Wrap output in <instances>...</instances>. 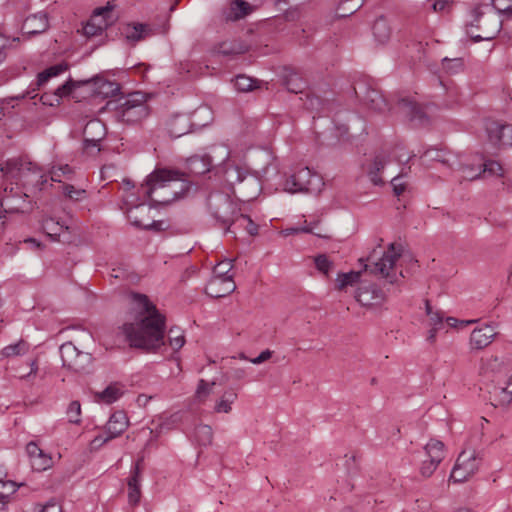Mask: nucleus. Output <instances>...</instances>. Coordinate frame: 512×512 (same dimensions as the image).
Segmentation results:
<instances>
[{"label":"nucleus","instance_id":"31","mask_svg":"<svg viewBox=\"0 0 512 512\" xmlns=\"http://www.w3.org/2000/svg\"><path fill=\"white\" fill-rule=\"evenodd\" d=\"M190 119L186 115H177L169 122L168 131L171 137L179 138L190 130Z\"/></svg>","mask_w":512,"mask_h":512},{"label":"nucleus","instance_id":"42","mask_svg":"<svg viewBox=\"0 0 512 512\" xmlns=\"http://www.w3.org/2000/svg\"><path fill=\"white\" fill-rule=\"evenodd\" d=\"M364 0H342L337 8L340 17H347L355 13L363 5Z\"/></svg>","mask_w":512,"mask_h":512},{"label":"nucleus","instance_id":"60","mask_svg":"<svg viewBox=\"0 0 512 512\" xmlns=\"http://www.w3.org/2000/svg\"><path fill=\"white\" fill-rule=\"evenodd\" d=\"M212 385H214V383H212L210 385L209 383H207L203 379L199 380V383H198V386H197V390H196L197 397L198 398L206 397L210 393Z\"/></svg>","mask_w":512,"mask_h":512},{"label":"nucleus","instance_id":"28","mask_svg":"<svg viewBox=\"0 0 512 512\" xmlns=\"http://www.w3.org/2000/svg\"><path fill=\"white\" fill-rule=\"evenodd\" d=\"M283 84L289 92L295 94L302 93L307 86L306 81L301 77V75L292 70L285 71V74L283 75Z\"/></svg>","mask_w":512,"mask_h":512},{"label":"nucleus","instance_id":"38","mask_svg":"<svg viewBox=\"0 0 512 512\" xmlns=\"http://www.w3.org/2000/svg\"><path fill=\"white\" fill-rule=\"evenodd\" d=\"M361 272L350 271L348 273H339L336 278V289L343 290L348 286H353L359 282Z\"/></svg>","mask_w":512,"mask_h":512},{"label":"nucleus","instance_id":"39","mask_svg":"<svg viewBox=\"0 0 512 512\" xmlns=\"http://www.w3.org/2000/svg\"><path fill=\"white\" fill-rule=\"evenodd\" d=\"M194 440L201 446H207L211 444L213 439V432L208 425H198L193 434Z\"/></svg>","mask_w":512,"mask_h":512},{"label":"nucleus","instance_id":"4","mask_svg":"<svg viewBox=\"0 0 512 512\" xmlns=\"http://www.w3.org/2000/svg\"><path fill=\"white\" fill-rule=\"evenodd\" d=\"M467 34L475 41L491 40L501 29V20L489 4L476 7Z\"/></svg>","mask_w":512,"mask_h":512},{"label":"nucleus","instance_id":"32","mask_svg":"<svg viewBox=\"0 0 512 512\" xmlns=\"http://www.w3.org/2000/svg\"><path fill=\"white\" fill-rule=\"evenodd\" d=\"M247 51L248 46L240 40L224 41L217 48V52L223 56H236Z\"/></svg>","mask_w":512,"mask_h":512},{"label":"nucleus","instance_id":"33","mask_svg":"<svg viewBox=\"0 0 512 512\" xmlns=\"http://www.w3.org/2000/svg\"><path fill=\"white\" fill-rule=\"evenodd\" d=\"M29 350L30 344L27 341L20 339L18 342L14 344L5 346L1 350V355L6 358L23 356L27 354Z\"/></svg>","mask_w":512,"mask_h":512},{"label":"nucleus","instance_id":"3","mask_svg":"<svg viewBox=\"0 0 512 512\" xmlns=\"http://www.w3.org/2000/svg\"><path fill=\"white\" fill-rule=\"evenodd\" d=\"M184 173L172 169H157L146 180L145 194L160 205H167L179 198L189 189Z\"/></svg>","mask_w":512,"mask_h":512},{"label":"nucleus","instance_id":"25","mask_svg":"<svg viewBox=\"0 0 512 512\" xmlns=\"http://www.w3.org/2000/svg\"><path fill=\"white\" fill-rule=\"evenodd\" d=\"M212 158L205 155H193L187 159V169L192 175H203L210 171Z\"/></svg>","mask_w":512,"mask_h":512},{"label":"nucleus","instance_id":"43","mask_svg":"<svg viewBox=\"0 0 512 512\" xmlns=\"http://www.w3.org/2000/svg\"><path fill=\"white\" fill-rule=\"evenodd\" d=\"M250 12V5L244 0H234L230 5V19H240L248 15Z\"/></svg>","mask_w":512,"mask_h":512},{"label":"nucleus","instance_id":"21","mask_svg":"<svg viewBox=\"0 0 512 512\" xmlns=\"http://www.w3.org/2000/svg\"><path fill=\"white\" fill-rule=\"evenodd\" d=\"M399 109L404 113L410 121L424 124L427 120L426 114L421 105L412 99L403 98L398 102Z\"/></svg>","mask_w":512,"mask_h":512},{"label":"nucleus","instance_id":"58","mask_svg":"<svg viewBox=\"0 0 512 512\" xmlns=\"http://www.w3.org/2000/svg\"><path fill=\"white\" fill-rule=\"evenodd\" d=\"M304 105L307 109L312 111H321L323 109L324 103L320 97L307 94Z\"/></svg>","mask_w":512,"mask_h":512},{"label":"nucleus","instance_id":"50","mask_svg":"<svg viewBox=\"0 0 512 512\" xmlns=\"http://www.w3.org/2000/svg\"><path fill=\"white\" fill-rule=\"evenodd\" d=\"M16 492V485L14 482H4L0 480V504L4 505L8 502L11 494Z\"/></svg>","mask_w":512,"mask_h":512},{"label":"nucleus","instance_id":"12","mask_svg":"<svg viewBox=\"0 0 512 512\" xmlns=\"http://www.w3.org/2000/svg\"><path fill=\"white\" fill-rule=\"evenodd\" d=\"M403 248L400 244L390 243L388 250L384 252L383 256L374 263L371 273L381 275L389 283H394L397 280L394 266L396 261L401 257Z\"/></svg>","mask_w":512,"mask_h":512},{"label":"nucleus","instance_id":"51","mask_svg":"<svg viewBox=\"0 0 512 512\" xmlns=\"http://www.w3.org/2000/svg\"><path fill=\"white\" fill-rule=\"evenodd\" d=\"M87 83H90V80L83 81V82H74L73 80L70 79L55 90V95L58 96L59 98L68 96L76 86H80L81 84H87Z\"/></svg>","mask_w":512,"mask_h":512},{"label":"nucleus","instance_id":"61","mask_svg":"<svg viewBox=\"0 0 512 512\" xmlns=\"http://www.w3.org/2000/svg\"><path fill=\"white\" fill-rule=\"evenodd\" d=\"M503 365V361H501L498 357H491L486 362L487 369L493 372H500L502 370Z\"/></svg>","mask_w":512,"mask_h":512},{"label":"nucleus","instance_id":"35","mask_svg":"<svg viewBox=\"0 0 512 512\" xmlns=\"http://www.w3.org/2000/svg\"><path fill=\"white\" fill-rule=\"evenodd\" d=\"M123 394L121 387L118 384H111L107 386L102 392L96 393V399L106 404H111L117 401Z\"/></svg>","mask_w":512,"mask_h":512},{"label":"nucleus","instance_id":"24","mask_svg":"<svg viewBox=\"0 0 512 512\" xmlns=\"http://www.w3.org/2000/svg\"><path fill=\"white\" fill-rule=\"evenodd\" d=\"M152 34V29L149 25L143 23L128 24L123 29V35L130 43H136L144 40Z\"/></svg>","mask_w":512,"mask_h":512},{"label":"nucleus","instance_id":"52","mask_svg":"<svg viewBox=\"0 0 512 512\" xmlns=\"http://www.w3.org/2000/svg\"><path fill=\"white\" fill-rule=\"evenodd\" d=\"M422 157L427 161H437L443 164H448L449 162V159L445 157V153L442 150L438 149H428L427 151L424 152Z\"/></svg>","mask_w":512,"mask_h":512},{"label":"nucleus","instance_id":"16","mask_svg":"<svg viewBox=\"0 0 512 512\" xmlns=\"http://www.w3.org/2000/svg\"><path fill=\"white\" fill-rule=\"evenodd\" d=\"M111 14L108 7L97 8L91 18L83 27V33L87 37L100 35L108 26L107 17Z\"/></svg>","mask_w":512,"mask_h":512},{"label":"nucleus","instance_id":"41","mask_svg":"<svg viewBox=\"0 0 512 512\" xmlns=\"http://www.w3.org/2000/svg\"><path fill=\"white\" fill-rule=\"evenodd\" d=\"M65 229H67V227L52 218L43 221V230L54 241L58 240V237Z\"/></svg>","mask_w":512,"mask_h":512},{"label":"nucleus","instance_id":"5","mask_svg":"<svg viewBox=\"0 0 512 512\" xmlns=\"http://www.w3.org/2000/svg\"><path fill=\"white\" fill-rule=\"evenodd\" d=\"M115 110L116 117L128 124L138 123L148 116V107L139 92L117 99Z\"/></svg>","mask_w":512,"mask_h":512},{"label":"nucleus","instance_id":"2","mask_svg":"<svg viewBox=\"0 0 512 512\" xmlns=\"http://www.w3.org/2000/svg\"><path fill=\"white\" fill-rule=\"evenodd\" d=\"M132 303L139 310V321L125 323L119 333L133 348L155 351L165 344V316L153 305L146 295L132 293Z\"/></svg>","mask_w":512,"mask_h":512},{"label":"nucleus","instance_id":"23","mask_svg":"<svg viewBox=\"0 0 512 512\" xmlns=\"http://www.w3.org/2000/svg\"><path fill=\"white\" fill-rule=\"evenodd\" d=\"M128 427V419L123 412L113 413L106 424V434L110 440L121 435Z\"/></svg>","mask_w":512,"mask_h":512},{"label":"nucleus","instance_id":"49","mask_svg":"<svg viewBox=\"0 0 512 512\" xmlns=\"http://www.w3.org/2000/svg\"><path fill=\"white\" fill-rule=\"evenodd\" d=\"M496 130L501 132L498 137L499 145L511 146L512 145V125L504 124L502 126H496Z\"/></svg>","mask_w":512,"mask_h":512},{"label":"nucleus","instance_id":"40","mask_svg":"<svg viewBox=\"0 0 512 512\" xmlns=\"http://www.w3.org/2000/svg\"><path fill=\"white\" fill-rule=\"evenodd\" d=\"M314 264L316 269L326 278L330 277L335 265L326 254H319L314 257Z\"/></svg>","mask_w":512,"mask_h":512},{"label":"nucleus","instance_id":"63","mask_svg":"<svg viewBox=\"0 0 512 512\" xmlns=\"http://www.w3.org/2000/svg\"><path fill=\"white\" fill-rule=\"evenodd\" d=\"M272 356V351H270L269 349H266L264 351H262L257 357L255 358H251L249 361L253 364H261L267 360H269Z\"/></svg>","mask_w":512,"mask_h":512},{"label":"nucleus","instance_id":"56","mask_svg":"<svg viewBox=\"0 0 512 512\" xmlns=\"http://www.w3.org/2000/svg\"><path fill=\"white\" fill-rule=\"evenodd\" d=\"M481 173L502 176L503 169L502 166L497 161L488 160L483 164V169L481 170Z\"/></svg>","mask_w":512,"mask_h":512},{"label":"nucleus","instance_id":"13","mask_svg":"<svg viewBox=\"0 0 512 512\" xmlns=\"http://www.w3.org/2000/svg\"><path fill=\"white\" fill-rule=\"evenodd\" d=\"M60 355L64 367L81 372L91 363L89 353L80 351L72 342H66L60 346Z\"/></svg>","mask_w":512,"mask_h":512},{"label":"nucleus","instance_id":"46","mask_svg":"<svg viewBox=\"0 0 512 512\" xmlns=\"http://www.w3.org/2000/svg\"><path fill=\"white\" fill-rule=\"evenodd\" d=\"M169 345L174 351H178L185 344V337L180 328H171L168 331Z\"/></svg>","mask_w":512,"mask_h":512},{"label":"nucleus","instance_id":"55","mask_svg":"<svg viewBox=\"0 0 512 512\" xmlns=\"http://www.w3.org/2000/svg\"><path fill=\"white\" fill-rule=\"evenodd\" d=\"M141 462H142V459L138 460L135 463V465L131 471V476L128 479V488H140V480H141L140 463Z\"/></svg>","mask_w":512,"mask_h":512},{"label":"nucleus","instance_id":"27","mask_svg":"<svg viewBox=\"0 0 512 512\" xmlns=\"http://www.w3.org/2000/svg\"><path fill=\"white\" fill-rule=\"evenodd\" d=\"M372 33L375 41L379 44H386L390 40L392 29L386 18L381 16L375 20Z\"/></svg>","mask_w":512,"mask_h":512},{"label":"nucleus","instance_id":"64","mask_svg":"<svg viewBox=\"0 0 512 512\" xmlns=\"http://www.w3.org/2000/svg\"><path fill=\"white\" fill-rule=\"evenodd\" d=\"M38 512H61V507L56 502H48L41 506Z\"/></svg>","mask_w":512,"mask_h":512},{"label":"nucleus","instance_id":"1","mask_svg":"<svg viewBox=\"0 0 512 512\" xmlns=\"http://www.w3.org/2000/svg\"><path fill=\"white\" fill-rule=\"evenodd\" d=\"M4 177L3 192L0 198V207L7 214L27 213L32 210V204L27 199L19 183L23 186L34 185L39 190L47 183V176L36 164L25 159H9L1 165Z\"/></svg>","mask_w":512,"mask_h":512},{"label":"nucleus","instance_id":"26","mask_svg":"<svg viewBox=\"0 0 512 512\" xmlns=\"http://www.w3.org/2000/svg\"><path fill=\"white\" fill-rule=\"evenodd\" d=\"M239 229H244L250 236L258 234V225L255 224L249 216L241 214L238 211L230 224L229 232H233L235 234L236 230Z\"/></svg>","mask_w":512,"mask_h":512},{"label":"nucleus","instance_id":"22","mask_svg":"<svg viewBox=\"0 0 512 512\" xmlns=\"http://www.w3.org/2000/svg\"><path fill=\"white\" fill-rule=\"evenodd\" d=\"M364 104L375 111L385 112L390 109L387 100L380 91L373 88H366L363 96L360 97Z\"/></svg>","mask_w":512,"mask_h":512},{"label":"nucleus","instance_id":"30","mask_svg":"<svg viewBox=\"0 0 512 512\" xmlns=\"http://www.w3.org/2000/svg\"><path fill=\"white\" fill-rule=\"evenodd\" d=\"M24 26L28 29L26 33L29 35H37L43 33L49 27L47 15L39 13L30 16L26 19Z\"/></svg>","mask_w":512,"mask_h":512},{"label":"nucleus","instance_id":"45","mask_svg":"<svg viewBox=\"0 0 512 512\" xmlns=\"http://www.w3.org/2000/svg\"><path fill=\"white\" fill-rule=\"evenodd\" d=\"M63 194L70 200L80 202L86 199L87 192L84 189L76 188L71 184H64L62 186Z\"/></svg>","mask_w":512,"mask_h":512},{"label":"nucleus","instance_id":"20","mask_svg":"<svg viewBox=\"0 0 512 512\" xmlns=\"http://www.w3.org/2000/svg\"><path fill=\"white\" fill-rule=\"evenodd\" d=\"M390 163V159L384 153L377 154L373 160L364 166L365 172L370 181L374 185H381L384 183L380 173L384 170L385 166Z\"/></svg>","mask_w":512,"mask_h":512},{"label":"nucleus","instance_id":"18","mask_svg":"<svg viewBox=\"0 0 512 512\" xmlns=\"http://www.w3.org/2000/svg\"><path fill=\"white\" fill-rule=\"evenodd\" d=\"M357 302L362 306L371 307L384 301V293L374 284L361 285L355 295Z\"/></svg>","mask_w":512,"mask_h":512},{"label":"nucleus","instance_id":"47","mask_svg":"<svg viewBox=\"0 0 512 512\" xmlns=\"http://www.w3.org/2000/svg\"><path fill=\"white\" fill-rule=\"evenodd\" d=\"M442 68L448 74H457L461 72L464 68V63L462 58H444L442 60Z\"/></svg>","mask_w":512,"mask_h":512},{"label":"nucleus","instance_id":"29","mask_svg":"<svg viewBox=\"0 0 512 512\" xmlns=\"http://www.w3.org/2000/svg\"><path fill=\"white\" fill-rule=\"evenodd\" d=\"M94 93L103 98L115 96L120 91L118 83L100 77L93 79Z\"/></svg>","mask_w":512,"mask_h":512},{"label":"nucleus","instance_id":"44","mask_svg":"<svg viewBox=\"0 0 512 512\" xmlns=\"http://www.w3.org/2000/svg\"><path fill=\"white\" fill-rule=\"evenodd\" d=\"M259 81L246 75H238L235 78L234 86L239 92H249L258 87Z\"/></svg>","mask_w":512,"mask_h":512},{"label":"nucleus","instance_id":"7","mask_svg":"<svg viewBox=\"0 0 512 512\" xmlns=\"http://www.w3.org/2000/svg\"><path fill=\"white\" fill-rule=\"evenodd\" d=\"M232 267V261L228 259L219 262L214 267L213 277L205 288L207 295L213 298H221L235 290L236 285L232 280V276L228 275Z\"/></svg>","mask_w":512,"mask_h":512},{"label":"nucleus","instance_id":"11","mask_svg":"<svg viewBox=\"0 0 512 512\" xmlns=\"http://www.w3.org/2000/svg\"><path fill=\"white\" fill-rule=\"evenodd\" d=\"M135 200L133 195L125 198L126 214L130 223L137 228L158 230L161 223L150 217L151 207L145 203L136 204Z\"/></svg>","mask_w":512,"mask_h":512},{"label":"nucleus","instance_id":"14","mask_svg":"<svg viewBox=\"0 0 512 512\" xmlns=\"http://www.w3.org/2000/svg\"><path fill=\"white\" fill-rule=\"evenodd\" d=\"M106 128L103 122L92 119L87 122L83 130L84 151L88 155H97L100 151V142L105 137Z\"/></svg>","mask_w":512,"mask_h":512},{"label":"nucleus","instance_id":"59","mask_svg":"<svg viewBox=\"0 0 512 512\" xmlns=\"http://www.w3.org/2000/svg\"><path fill=\"white\" fill-rule=\"evenodd\" d=\"M502 125H503V123L492 121V122L488 123L486 126L488 138L495 145H499L500 140H498L497 136L501 135V132L496 130L495 127L502 126Z\"/></svg>","mask_w":512,"mask_h":512},{"label":"nucleus","instance_id":"10","mask_svg":"<svg viewBox=\"0 0 512 512\" xmlns=\"http://www.w3.org/2000/svg\"><path fill=\"white\" fill-rule=\"evenodd\" d=\"M224 179L232 186L238 184L241 193H244L247 188H251V192L246 195L248 200L255 198L261 189L260 182L255 176L250 175L243 168L230 163L224 166Z\"/></svg>","mask_w":512,"mask_h":512},{"label":"nucleus","instance_id":"36","mask_svg":"<svg viewBox=\"0 0 512 512\" xmlns=\"http://www.w3.org/2000/svg\"><path fill=\"white\" fill-rule=\"evenodd\" d=\"M494 406H508L512 403V391L507 387H495L491 392Z\"/></svg>","mask_w":512,"mask_h":512},{"label":"nucleus","instance_id":"62","mask_svg":"<svg viewBox=\"0 0 512 512\" xmlns=\"http://www.w3.org/2000/svg\"><path fill=\"white\" fill-rule=\"evenodd\" d=\"M430 325L432 327H443L444 316L441 311H435L432 315H429Z\"/></svg>","mask_w":512,"mask_h":512},{"label":"nucleus","instance_id":"9","mask_svg":"<svg viewBox=\"0 0 512 512\" xmlns=\"http://www.w3.org/2000/svg\"><path fill=\"white\" fill-rule=\"evenodd\" d=\"M322 185V178L318 174L308 167H301L285 180L284 190L289 193L316 192Z\"/></svg>","mask_w":512,"mask_h":512},{"label":"nucleus","instance_id":"6","mask_svg":"<svg viewBox=\"0 0 512 512\" xmlns=\"http://www.w3.org/2000/svg\"><path fill=\"white\" fill-rule=\"evenodd\" d=\"M207 206L211 216L225 232L230 231V224L236 216L237 205L227 194L216 192L209 195Z\"/></svg>","mask_w":512,"mask_h":512},{"label":"nucleus","instance_id":"15","mask_svg":"<svg viewBox=\"0 0 512 512\" xmlns=\"http://www.w3.org/2000/svg\"><path fill=\"white\" fill-rule=\"evenodd\" d=\"M424 449L428 459L422 462L420 473L423 477L428 478L444 459V444L439 440L432 439L425 445Z\"/></svg>","mask_w":512,"mask_h":512},{"label":"nucleus","instance_id":"57","mask_svg":"<svg viewBox=\"0 0 512 512\" xmlns=\"http://www.w3.org/2000/svg\"><path fill=\"white\" fill-rule=\"evenodd\" d=\"M404 173L401 172L397 176L393 177L391 180V185L393 187V192L396 196H400L406 190L407 184L403 181Z\"/></svg>","mask_w":512,"mask_h":512},{"label":"nucleus","instance_id":"19","mask_svg":"<svg viewBox=\"0 0 512 512\" xmlns=\"http://www.w3.org/2000/svg\"><path fill=\"white\" fill-rule=\"evenodd\" d=\"M497 332L492 325H484L476 328L470 335V348L472 350H482L492 343Z\"/></svg>","mask_w":512,"mask_h":512},{"label":"nucleus","instance_id":"37","mask_svg":"<svg viewBox=\"0 0 512 512\" xmlns=\"http://www.w3.org/2000/svg\"><path fill=\"white\" fill-rule=\"evenodd\" d=\"M237 399V394L232 391H226L221 398L216 402L214 411L217 413H229L232 410L231 405Z\"/></svg>","mask_w":512,"mask_h":512},{"label":"nucleus","instance_id":"34","mask_svg":"<svg viewBox=\"0 0 512 512\" xmlns=\"http://www.w3.org/2000/svg\"><path fill=\"white\" fill-rule=\"evenodd\" d=\"M68 69V64L61 62L53 66L48 67L37 76V86L44 85L50 78L56 77L64 73Z\"/></svg>","mask_w":512,"mask_h":512},{"label":"nucleus","instance_id":"8","mask_svg":"<svg viewBox=\"0 0 512 512\" xmlns=\"http://www.w3.org/2000/svg\"><path fill=\"white\" fill-rule=\"evenodd\" d=\"M482 463V455L474 449H465L457 457L450 474V480L461 483L468 480L479 469Z\"/></svg>","mask_w":512,"mask_h":512},{"label":"nucleus","instance_id":"54","mask_svg":"<svg viewBox=\"0 0 512 512\" xmlns=\"http://www.w3.org/2000/svg\"><path fill=\"white\" fill-rule=\"evenodd\" d=\"M18 40V38H13L10 40L5 36L0 35V65L5 61L8 50L12 47L13 43L17 42Z\"/></svg>","mask_w":512,"mask_h":512},{"label":"nucleus","instance_id":"17","mask_svg":"<svg viewBox=\"0 0 512 512\" xmlns=\"http://www.w3.org/2000/svg\"><path fill=\"white\" fill-rule=\"evenodd\" d=\"M26 452L29 456L33 470L41 472L52 466L51 456L45 453L36 442H29L26 445Z\"/></svg>","mask_w":512,"mask_h":512},{"label":"nucleus","instance_id":"53","mask_svg":"<svg viewBox=\"0 0 512 512\" xmlns=\"http://www.w3.org/2000/svg\"><path fill=\"white\" fill-rule=\"evenodd\" d=\"M81 414V405L78 401H72L67 409V415L70 423L79 424Z\"/></svg>","mask_w":512,"mask_h":512},{"label":"nucleus","instance_id":"48","mask_svg":"<svg viewBox=\"0 0 512 512\" xmlns=\"http://www.w3.org/2000/svg\"><path fill=\"white\" fill-rule=\"evenodd\" d=\"M506 1L507 0H492V3L489 5L493 8V12H498L505 15L507 19H512V2L507 4Z\"/></svg>","mask_w":512,"mask_h":512}]
</instances>
